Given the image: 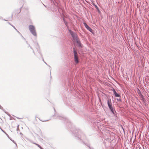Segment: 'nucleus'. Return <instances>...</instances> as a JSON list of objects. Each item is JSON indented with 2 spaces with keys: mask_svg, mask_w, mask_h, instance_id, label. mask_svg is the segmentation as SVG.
<instances>
[{
  "mask_svg": "<svg viewBox=\"0 0 149 149\" xmlns=\"http://www.w3.org/2000/svg\"><path fill=\"white\" fill-rule=\"evenodd\" d=\"M113 91L114 93V94L115 95V96L116 97H120V95L118 94L115 90L113 89Z\"/></svg>",
  "mask_w": 149,
  "mask_h": 149,
  "instance_id": "nucleus-5",
  "label": "nucleus"
},
{
  "mask_svg": "<svg viewBox=\"0 0 149 149\" xmlns=\"http://www.w3.org/2000/svg\"><path fill=\"white\" fill-rule=\"evenodd\" d=\"M84 25L85 26V27L89 31H91L92 30V29L87 24L85 23H84Z\"/></svg>",
  "mask_w": 149,
  "mask_h": 149,
  "instance_id": "nucleus-6",
  "label": "nucleus"
},
{
  "mask_svg": "<svg viewBox=\"0 0 149 149\" xmlns=\"http://www.w3.org/2000/svg\"><path fill=\"white\" fill-rule=\"evenodd\" d=\"M65 23V25H66L67 23Z\"/></svg>",
  "mask_w": 149,
  "mask_h": 149,
  "instance_id": "nucleus-10",
  "label": "nucleus"
},
{
  "mask_svg": "<svg viewBox=\"0 0 149 149\" xmlns=\"http://www.w3.org/2000/svg\"><path fill=\"white\" fill-rule=\"evenodd\" d=\"M73 52L74 53V58L75 62L76 64H77L79 63L78 57L77 56V53L76 51L75 48H73Z\"/></svg>",
  "mask_w": 149,
  "mask_h": 149,
  "instance_id": "nucleus-3",
  "label": "nucleus"
},
{
  "mask_svg": "<svg viewBox=\"0 0 149 149\" xmlns=\"http://www.w3.org/2000/svg\"><path fill=\"white\" fill-rule=\"evenodd\" d=\"M96 8H97V6H96Z\"/></svg>",
  "mask_w": 149,
  "mask_h": 149,
  "instance_id": "nucleus-8",
  "label": "nucleus"
},
{
  "mask_svg": "<svg viewBox=\"0 0 149 149\" xmlns=\"http://www.w3.org/2000/svg\"><path fill=\"white\" fill-rule=\"evenodd\" d=\"M29 29L31 33L34 36H36V33L35 27L33 25H31L29 26Z\"/></svg>",
  "mask_w": 149,
  "mask_h": 149,
  "instance_id": "nucleus-2",
  "label": "nucleus"
},
{
  "mask_svg": "<svg viewBox=\"0 0 149 149\" xmlns=\"http://www.w3.org/2000/svg\"><path fill=\"white\" fill-rule=\"evenodd\" d=\"M107 104L111 110L113 111V109L112 106L111 102V99H108L107 100Z\"/></svg>",
  "mask_w": 149,
  "mask_h": 149,
  "instance_id": "nucleus-4",
  "label": "nucleus"
},
{
  "mask_svg": "<svg viewBox=\"0 0 149 149\" xmlns=\"http://www.w3.org/2000/svg\"><path fill=\"white\" fill-rule=\"evenodd\" d=\"M69 31L74 41L77 42L78 44H79L80 42L77 35L76 33H74L71 30H69Z\"/></svg>",
  "mask_w": 149,
  "mask_h": 149,
  "instance_id": "nucleus-1",
  "label": "nucleus"
},
{
  "mask_svg": "<svg viewBox=\"0 0 149 149\" xmlns=\"http://www.w3.org/2000/svg\"><path fill=\"white\" fill-rule=\"evenodd\" d=\"M139 96H140V97H141V100H143V95L141 93H140L139 94Z\"/></svg>",
  "mask_w": 149,
  "mask_h": 149,
  "instance_id": "nucleus-7",
  "label": "nucleus"
},
{
  "mask_svg": "<svg viewBox=\"0 0 149 149\" xmlns=\"http://www.w3.org/2000/svg\"><path fill=\"white\" fill-rule=\"evenodd\" d=\"M65 23V25H66L67 23Z\"/></svg>",
  "mask_w": 149,
  "mask_h": 149,
  "instance_id": "nucleus-9",
  "label": "nucleus"
}]
</instances>
